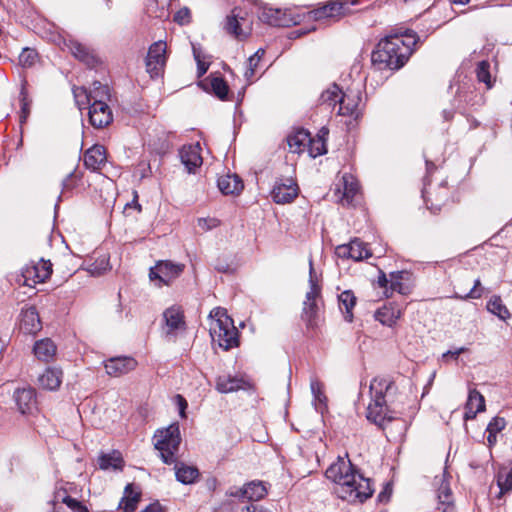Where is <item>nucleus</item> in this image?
Wrapping results in <instances>:
<instances>
[{
  "label": "nucleus",
  "mask_w": 512,
  "mask_h": 512,
  "mask_svg": "<svg viewBox=\"0 0 512 512\" xmlns=\"http://www.w3.org/2000/svg\"><path fill=\"white\" fill-rule=\"evenodd\" d=\"M73 95L80 110H82V105L85 104L84 101L80 100L81 96H83L88 103H96V101H104L107 103L111 97L108 85L102 84L99 81H94L90 89H86L85 87L74 88Z\"/></svg>",
  "instance_id": "nucleus-9"
},
{
  "label": "nucleus",
  "mask_w": 512,
  "mask_h": 512,
  "mask_svg": "<svg viewBox=\"0 0 512 512\" xmlns=\"http://www.w3.org/2000/svg\"><path fill=\"white\" fill-rule=\"evenodd\" d=\"M309 143H311L310 133L304 129H300L287 137V144L292 153L302 152Z\"/></svg>",
  "instance_id": "nucleus-29"
},
{
  "label": "nucleus",
  "mask_w": 512,
  "mask_h": 512,
  "mask_svg": "<svg viewBox=\"0 0 512 512\" xmlns=\"http://www.w3.org/2000/svg\"><path fill=\"white\" fill-rule=\"evenodd\" d=\"M56 345L54 342L45 338L35 343L33 351L38 360L43 362H49L56 355Z\"/></svg>",
  "instance_id": "nucleus-28"
},
{
  "label": "nucleus",
  "mask_w": 512,
  "mask_h": 512,
  "mask_svg": "<svg viewBox=\"0 0 512 512\" xmlns=\"http://www.w3.org/2000/svg\"><path fill=\"white\" fill-rule=\"evenodd\" d=\"M62 382V372L55 368H47L38 378L40 387L56 390Z\"/></svg>",
  "instance_id": "nucleus-30"
},
{
  "label": "nucleus",
  "mask_w": 512,
  "mask_h": 512,
  "mask_svg": "<svg viewBox=\"0 0 512 512\" xmlns=\"http://www.w3.org/2000/svg\"><path fill=\"white\" fill-rule=\"evenodd\" d=\"M109 269L110 267L108 258L106 256H102L89 266L88 272L92 276H100Z\"/></svg>",
  "instance_id": "nucleus-46"
},
{
  "label": "nucleus",
  "mask_w": 512,
  "mask_h": 512,
  "mask_svg": "<svg viewBox=\"0 0 512 512\" xmlns=\"http://www.w3.org/2000/svg\"><path fill=\"white\" fill-rule=\"evenodd\" d=\"M166 43L164 41L154 42L148 50L146 57V70L151 78L159 77L166 64Z\"/></svg>",
  "instance_id": "nucleus-10"
},
{
  "label": "nucleus",
  "mask_w": 512,
  "mask_h": 512,
  "mask_svg": "<svg viewBox=\"0 0 512 512\" xmlns=\"http://www.w3.org/2000/svg\"><path fill=\"white\" fill-rule=\"evenodd\" d=\"M404 276V272L396 271L392 272L389 275V289L391 292H398L400 294H405L407 287L402 283Z\"/></svg>",
  "instance_id": "nucleus-42"
},
{
  "label": "nucleus",
  "mask_w": 512,
  "mask_h": 512,
  "mask_svg": "<svg viewBox=\"0 0 512 512\" xmlns=\"http://www.w3.org/2000/svg\"><path fill=\"white\" fill-rule=\"evenodd\" d=\"M342 95V91L337 84L330 85L326 90H324L320 97L319 103L326 104L328 106L335 107L339 104V98Z\"/></svg>",
  "instance_id": "nucleus-38"
},
{
  "label": "nucleus",
  "mask_w": 512,
  "mask_h": 512,
  "mask_svg": "<svg viewBox=\"0 0 512 512\" xmlns=\"http://www.w3.org/2000/svg\"><path fill=\"white\" fill-rule=\"evenodd\" d=\"M361 102L360 91H350L343 93L339 98L338 114L343 116H352L357 119L360 115L359 104Z\"/></svg>",
  "instance_id": "nucleus-19"
},
{
  "label": "nucleus",
  "mask_w": 512,
  "mask_h": 512,
  "mask_svg": "<svg viewBox=\"0 0 512 512\" xmlns=\"http://www.w3.org/2000/svg\"><path fill=\"white\" fill-rule=\"evenodd\" d=\"M487 432H488L487 441H488L489 446L495 445L497 442V434H495L491 431H487Z\"/></svg>",
  "instance_id": "nucleus-64"
},
{
  "label": "nucleus",
  "mask_w": 512,
  "mask_h": 512,
  "mask_svg": "<svg viewBox=\"0 0 512 512\" xmlns=\"http://www.w3.org/2000/svg\"><path fill=\"white\" fill-rule=\"evenodd\" d=\"M416 42L417 36L412 31L385 37L372 52L373 65L379 70L401 68L412 54Z\"/></svg>",
  "instance_id": "nucleus-2"
},
{
  "label": "nucleus",
  "mask_w": 512,
  "mask_h": 512,
  "mask_svg": "<svg viewBox=\"0 0 512 512\" xmlns=\"http://www.w3.org/2000/svg\"><path fill=\"white\" fill-rule=\"evenodd\" d=\"M241 512H264V510L255 504H250L243 508Z\"/></svg>",
  "instance_id": "nucleus-61"
},
{
  "label": "nucleus",
  "mask_w": 512,
  "mask_h": 512,
  "mask_svg": "<svg viewBox=\"0 0 512 512\" xmlns=\"http://www.w3.org/2000/svg\"><path fill=\"white\" fill-rule=\"evenodd\" d=\"M400 317L401 310L397 307L384 306L383 308L377 310L375 314L376 320L389 327L394 325Z\"/></svg>",
  "instance_id": "nucleus-35"
},
{
  "label": "nucleus",
  "mask_w": 512,
  "mask_h": 512,
  "mask_svg": "<svg viewBox=\"0 0 512 512\" xmlns=\"http://www.w3.org/2000/svg\"><path fill=\"white\" fill-rule=\"evenodd\" d=\"M106 162V150L102 145H94L84 155V165L92 170H100Z\"/></svg>",
  "instance_id": "nucleus-24"
},
{
  "label": "nucleus",
  "mask_w": 512,
  "mask_h": 512,
  "mask_svg": "<svg viewBox=\"0 0 512 512\" xmlns=\"http://www.w3.org/2000/svg\"><path fill=\"white\" fill-rule=\"evenodd\" d=\"M211 88L213 93L221 100H225L229 91V87L223 78L215 77L211 80Z\"/></svg>",
  "instance_id": "nucleus-44"
},
{
  "label": "nucleus",
  "mask_w": 512,
  "mask_h": 512,
  "mask_svg": "<svg viewBox=\"0 0 512 512\" xmlns=\"http://www.w3.org/2000/svg\"><path fill=\"white\" fill-rule=\"evenodd\" d=\"M76 185V175L75 172L69 173L62 181V190L67 191L71 190Z\"/></svg>",
  "instance_id": "nucleus-57"
},
{
  "label": "nucleus",
  "mask_w": 512,
  "mask_h": 512,
  "mask_svg": "<svg viewBox=\"0 0 512 512\" xmlns=\"http://www.w3.org/2000/svg\"><path fill=\"white\" fill-rule=\"evenodd\" d=\"M137 365V361L129 356L113 357L104 362L107 374L112 377H120L127 374L133 371Z\"/></svg>",
  "instance_id": "nucleus-15"
},
{
  "label": "nucleus",
  "mask_w": 512,
  "mask_h": 512,
  "mask_svg": "<svg viewBox=\"0 0 512 512\" xmlns=\"http://www.w3.org/2000/svg\"><path fill=\"white\" fill-rule=\"evenodd\" d=\"M88 116L90 124L98 129L108 126L113 121L112 111L104 101L91 103L89 106Z\"/></svg>",
  "instance_id": "nucleus-13"
},
{
  "label": "nucleus",
  "mask_w": 512,
  "mask_h": 512,
  "mask_svg": "<svg viewBox=\"0 0 512 512\" xmlns=\"http://www.w3.org/2000/svg\"><path fill=\"white\" fill-rule=\"evenodd\" d=\"M313 262L309 261V291L306 293V300L303 303L302 319L306 322L308 328H314L317 325L318 318V299L321 296V286L319 284Z\"/></svg>",
  "instance_id": "nucleus-6"
},
{
  "label": "nucleus",
  "mask_w": 512,
  "mask_h": 512,
  "mask_svg": "<svg viewBox=\"0 0 512 512\" xmlns=\"http://www.w3.org/2000/svg\"><path fill=\"white\" fill-rule=\"evenodd\" d=\"M22 94V99H21V114H20V123L21 124H24L29 116V113H30V108H29V102L27 101L25 95L23 93Z\"/></svg>",
  "instance_id": "nucleus-56"
},
{
  "label": "nucleus",
  "mask_w": 512,
  "mask_h": 512,
  "mask_svg": "<svg viewBox=\"0 0 512 512\" xmlns=\"http://www.w3.org/2000/svg\"><path fill=\"white\" fill-rule=\"evenodd\" d=\"M348 3L345 2H330L325 6L309 12V17L315 20H323L327 18H339L340 16L350 13Z\"/></svg>",
  "instance_id": "nucleus-17"
},
{
  "label": "nucleus",
  "mask_w": 512,
  "mask_h": 512,
  "mask_svg": "<svg viewBox=\"0 0 512 512\" xmlns=\"http://www.w3.org/2000/svg\"><path fill=\"white\" fill-rule=\"evenodd\" d=\"M163 318L167 334H174L177 330L184 329V316L179 307L172 306L167 308L163 313Z\"/></svg>",
  "instance_id": "nucleus-25"
},
{
  "label": "nucleus",
  "mask_w": 512,
  "mask_h": 512,
  "mask_svg": "<svg viewBox=\"0 0 512 512\" xmlns=\"http://www.w3.org/2000/svg\"><path fill=\"white\" fill-rule=\"evenodd\" d=\"M174 464L176 479L183 484H192L199 477V470L195 466L187 465L176 460Z\"/></svg>",
  "instance_id": "nucleus-27"
},
{
  "label": "nucleus",
  "mask_w": 512,
  "mask_h": 512,
  "mask_svg": "<svg viewBox=\"0 0 512 512\" xmlns=\"http://www.w3.org/2000/svg\"><path fill=\"white\" fill-rule=\"evenodd\" d=\"M140 500V493L133 490V485L128 484L125 487V495L122 498L119 507L123 512H134Z\"/></svg>",
  "instance_id": "nucleus-36"
},
{
  "label": "nucleus",
  "mask_w": 512,
  "mask_h": 512,
  "mask_svg": "<svg viewBox=\"0 0 512 512\" xmlns=\"http://www.w3.org/2000/svg\"><path fill=\"white\" fill-rule=\"evenodd\" d=\"M184 268V264L161 260L150 268L149 278L151 281H158L156 283L158 287L168 286L182 274Z\"/></svg>",
  "instance_id": "nucleus-7"
},
{
  "label": "nucleus",
  "mask_w": 512,
  "mask_h": 512,
  "mask_svg": "<svg viewBox=\"0 0 512 512\" xmlns=\"http://www.w3.org/2000/svg\"><path fill=\"white\" fill-rule=\"evenodd\" d=\"M38 59V54L34 49L24 48L21 54L19 55V63L22 67H31L33 66Z\"/></svg>",
  "instance_id": "nucleus-47"
},
{
  "label": "nucleus",
  "mask_w": 512,
  "mask_h": 512,
  "mask_svg": "<svg viewBox=\"0 0 512 512\" xmlns=\"http://www.w3.org/2000/svg\"><path fill=\"white\" fill-rule=\"evenodd\" d=\"M396 391L395 383L389 378L377 377L371 381L372 401L367 407L366 417L372 423L384 428L395 417L388 407V398Z\"/></svg>",
  "instance_id": "nucleus-3"
},
{
  "label": "nucleus",
  "mask_w": 512,
  "mask_h": 512,
  "mask_svg": "<svg viewBox=\"0 0 512 512\" xmlns=\"http://www.w3.org/2000/svg\"><path fill=\"white\" fill-rule=\"evenodd\" d=\"M486 308L490 313L496 315L499 319L503 321H506L511 317L509 310L503 304L500 296L495 295L491 297V299L487 302Z\"/></svg>",
  "instance_id": "nucleus-37"
},
{
  "label": "nucleus",
  "mask_w": 512,
  "mask_h": 512,
  "mask_svg": "<svg viewBox=\"0 0 512 512\" xmlns=\"http://www.w3.org/2000/svg\"><path fill=\"white\" fill-rule=\"evenodd\" d=\"M443 190V193L436 199V203L431 201V205H429L430 198L428 197V192L426 190L423 191V198L425 200V203L427 205V208L430 209L433 213H436L440 210L442 203L445 199H447V192L445 191L446 188L444 186L441 187Z\"/></svg>",
  "instance_id": "nucleus-50"
},
{
  "label": "nucleus",
  "mask_w": 512,
  "mask_h": 512,
  "mask_svg": "<svg viewBox=\"0 0 512 512\" xmlns=\"http://www.w3.org/2000/svg\"><path fill=\"white\" fill-rule=\"evenodd\" d=\"M55 499L65 503L74 512H88V509L81 502L66 495L65 492H57Z\"/></svg>",
  "instance_id": "nucleus-41"
},
{
  "label": "nucleus",
  "mask_w": 512,
  "mask_h": 512,
  "mask_svg": "<svg viewBox=\"0 0 512 512\" xmlns=\"http://www.w3.org/2000/svg\"><path fill=\"white\" fill-rule=\"evenodd\" d=\"M249 387V382L242 375H220L216 378L215 388L218 392L227 394L246 389Z\"/></svg>",
  "instance_id": "nucleus-18"
},
{
  "label": "nucleus",
  "mask_w": 512,
  "mask_h": 512,
  "mask_svg": "<svg viewBox=\"0 0 512 512\" xmlns=\"http://www.w3.org/2000/svg\"><path fill=\"white\" fill-rule=\"evenodd\" d=\"M465 348L462 347V348H459L455 351H447L445 352L443 355H442V358L443 359H446L448 356L450 357H453V358H457L461 353L465 352Z\"/></svg>",
  "instance_id": "nucleus-60"
},
{
  "label": "nucleus",
  "mask_w": 512,
  "mask_h": 512,
  "mask_svg": "<svg viewBox=\"0 0 512 512\" xmlns=\"http://www.w3.org/2000/svg\"><path fill=\"white\" fill-rule=\"evenodd\" d=\"M20 329L26 334H34L41 329V321L35 307L22 309L20 314Z\"/></svg>",
  "instance_id": "nucleus-23"
},
{
  "label": "nucleus",
  "mask_w": 512,
  "mask_h": 512,
  "mask_svg": "<svg viewBox=\"0 0 512 512\" xmlns=\"http://www.w3.org/2000/svg\"><path fill=\"white\" fill-rule=\"evenodd\" d=\"M259 18L272 26L289 27L300 24L303 17L292 9L263 7Z\"/></svg>",
  "instance_id": "nucleus-8"
},
{
  "label": "nucleus",
  "mask_w": 512,
  "mask_h": 512,
  "mask_svg": "<svg viewBox=\"0 0 512 512\" xmlns=\"http://www.w3.org/2000/svg\"><path fill=\"white\" fill-rule=\"evenodd\" d=\"M32 265L37 269L38 280L45 282L52 274V264L50 261L41 259L37 263L32 262Z\"/></svg>",
  "instance_id": "nucleus-43"
},
{
  "label": "nucleus",
  "mask_w": 512,
  "mask_h": 512,
  "mask_svg": "<svg viewBox=\"0 0 512 512\" xmlns=\"http://www.w3.org/2000/svg\"><path fill=\"white\" fill-rule=\"evenodd\" d=\"M310 146V154L313 157H317L319 155H322L326 152L325 150V144L318 140L316 142L311 140V143L308 144Z\"/></svg>",
  "instance_id": "nucleus-53"
},
{
  "label": "nucleus",
  "mask_w": 512,
  "mask_h": 512,
  "mask_svg": "<svg viewBox=\"0 0 512 512\" xmlns=\"http://www.w3.org/2000/svg\"><path fill=\"white\" fill-rule=\"evenodd\" d=\"M378 284L382 288H386L389 284V279L386 277V275L382 272L378 277Z\"/></svg>",
  "instance_id": "nucleus-62"
},
{
  "label": "nucleus",
  "mask_w": 512,
  "mask_h": 512,
  "mask_svg": "<svg viewBox=\"0 0 512 512\" xmlns=\"http://www.w3.org/2000/svg\"><path fill=\"white\" fill-rule=\"evenodd\" d=\"M219 225V221L215 218H199L198 226L203 230H209Z\"/></svg>",
  "instance_id": "nucleus-55"
},
{
  "label": "nucleus",
  "mask_w": 512,
  "mask_h": 512,
  "mask_svg": "<svg viewBox=\"0 0 512 512\" xmlns=\"http://www.w3.org/2000/svg\"><path fill=\"white\" fill-rule=\"evenodd\" d=\"M337 191L342 193L340 197L342 205H353L357 201L359 194L357 179L351 174H344L337 185Z\"/></svg>",
  "instance_id": "nucleus-16"
},
{
  "label": "nucleus",
  "mask_w": 512,
  "mask_h": 512,
  "mask_svg": "<svg viewBox=\"0 0 512 512\" xmlns=\"http://www.w3.org/2000/svg\"><path fill=\"white\" fill-rule=\"evenodd\" d=\"M259 61L257 60V57H249L247 60V67L244 73V77L247 81H251L254 77L256 67L258 66Z\"/></svg>",
  "instance_id": "nucleus-52"
},
{
  "label": "nucleus",
  "mask_w": 512,
  "mask_h": 512,
  "mask_svg": "<svg viewBox=\"0 0 512 512\" xmlns=\"http://www.w3.org/2000/svg\"><path fill=\"white\" fill-rule=\"evenodd\" d=\"M490 64L487 61H481L476 69L477 78L480 82L486 84L487 88L492 87L491 76L489 72Z\"/></svg>",
  "instance_id": "nucleus-48"
},
{
  "label": "nucleus",
  "mask_w": 512,
  "mask_h": 512,
  "mask_svg": "<svg viewBox=\"0 0 512 512\" xmlns=\"http://www.w3.org/2000/svg\"><path fill=\"white\" fill-rule=\"evenodd\" d=\"M141 512H163V509L161 505L156 502L148 505L143 511Z\"/></svg>",
  "instance_id": "nucleus-59"
},
{
  "label": "nucleus",
  "mask_w": 512,
  "mask_h": 512,
  "mask_svg": "<svg viewBox=\"0 0 512 512\" xmlns=\"http://www.w3.org/2000/svg\"><path fill=\"white\" fill-rule=\"evenodd\" d=\"M210 335L213 342L223 350H230L239 345L238 330L226 309L216 307L210 312Z\"/></svg>",
  "instance_id": "nucleus-4"
},
{
  "label": "nucleus",
  "mask_w": 512,
  "mask_h": 512,
  "mask_svg": "<svg viewBox=\"0 0 512 512\" xmlns=\"http://www.w3.org/2000/svg\"><path fill=\"white\" fill-rule=\"evenodd\" d=\"M13 398L22 414L31 413L36 408V392L33 388H18Z\"/></svg>",
  "instance_id": "nucleus-20"
},
{
  "label": "nucleus",
  "mask_w": 512,
  "mask_h": 512,
  "mask_svg": "<svg viewBox=\"0 0 512 512\" xmlns=\"http://www.w3.org/2000/svg\"><path fill=\"white\" fill-rule=\"evenodd\" d=\"M335 254L338 258L352 259L355 261L367 259L372 255L367 245L357 238L347 244L338 245L335 248Z\"/></svg>",
  "instance_id": "nucleus-11"
},
{
  "label": "nucleus",
  "mask_w": 512,
  "mask_h": 512,
  "mask_svg": "<svg viewBox=\"0 0 512 512\" xmlns=\"http://www.w3.org/2000/svg\"><path fill=\"white\" fill-rule=\"evenodd\" d=\"M435 484L439 485L437 489V510L439 512H456L452 491L450 484L446 479L445 473H443L440 477H435Z\"/></svg>",
  "instance_id": "nucleus-14"
},
{
  "label": "nucleus",
  "mask_w": 512,
  "mask_h": 512,
  "mask_svg": "<svg viewBox=\"0 0 512 512\" xmlns=\"http://www.w3.org/2000/svg\"><path fill=\"white\" fill-rule=\"evenodd\" d=\"M506 427V421L503 417L496 416L494 417L487 426V431H491L495 434H498Z\"/></svg>",
  "instance_id": "nucleus-51"
},
{
  "label": "nucleus",
  "mask_w": 512,
  "mask_h": 512,
  "mask_svg": "<svg viewBox=\"0 0 512 512\" xmlns=\"http://www.w3.org/2000/svg\"><path fill=\"white\" fill-rule=\"evenodd\" d=\"M485 291V288L481 285L480 279H476L474 281L473 287L470 289V291L464 295L455 293L454 298L461 299V300H467V299H479L482 297L483 293Z\"/></svg>",
  "instance_id": "nucleus-45"
},
{
  "label": "nucleus",
  "mask_w": 512,
  "mask_h": 512,
  "mask_svg": "<svg viewBox=\"0 0 512 512\" xmlns=\"http://www.w3.org/2000/svg\"><path fill=\"white\" fill-rule=\"evenodd\" d=\"M299 193L297 183L291 179H280L275 182L272 190V198L277 204L291 203Z\"/></svg>",
  "instance_id": "nucleus-12"
},
{
  "label": "nucleus",
  "mask_w": 512,
  "mask_h": 512,
  "mask_svg": "<svg viewBox=\"0 0 512 512\" xmlns=\"http://www.w3.org/2000/svg\"><path fill=\"white\" fill-rule=\"evenodd\" d=\"M310 388L315 401L321 405H325L327 398L323 392V384L317 378H312Z\"/></svg>",
  "instance_id": "nucleus-49"
},
{
  "label": "nucleus",
  "mask_w": 512,
  "mask_h": 512,
  "mask_svg": "<svg viewBox=\"0 0 512 512\" xmlns=\"http://www.w3.org/2000/svg\"><path fill=\"white\" fill-rule=\"evenodd\" d=\"M17 282L20 285L29 287H32L37 283H41V281L38 280L37 269L33 267L32 263L27 264L22 268L21 274L18 276Z\"/></svg>",
  "instance_id": "nucleus-39"
},
{
  "label": "nucleus",
  "mask_w": 512,
  "mask_h": 512,
  "mask_svg": "<svg viewBox=\"0 0 512 512\" xmlns=\"http://www.w3.org/2000/svg\"><path fill=\"white\" fill-rule=\"evenodd\" d=\"M266 493L267 490L260 481H252L245 485L240 491V495L250 501H258L262 499Z\"/></svg>",
  "instance_id": "nucleus-33"
},
{
  "label": "nucleus",
  "mask_w": 512,
  "mask_h": 512,
  "mask_svg": "<svg viewBox=\"0 0 512 512\" xmlns=\"http://www.w3.org/2000/svg\"><path fill=\"white\" fill-rule=\"evenodd\" d=\"M124 461L119 451H112L108 454H102L99 458V467L102 470H122Z\"/></svg>",
  "instance_id": "nucleus-32"
},
{
  "label": "nucleus",
  "mask_w": 512,
  "mask_h": 512,
  "mask_svg": "<svg viewBox=\"0 0 512 512\" xmlns=\"http://www.w3.org/2000/svg\"><path fill=\"white\" fill-rule=\"evenodd\" d=\"M218 187L225 195H237L243 188V181L236 174H227L218 179Z\"/></svg>",
  "instance_id": "nucleus-26"
},
{
  "label": "nucleus",
  "mask_w": 512,
  "mask_h": 512,
  "mask_svg": "<svg viewBox=\"0 0 512 512\" xmlns=\"http://www.w3.org/2000/svg\"><path fill=\"white\" fill-rule=\"evenodd\" d=\"M174 21L181 25L188 23L190 21V10L188 8L180 9L174 15Z\"/></svg>",
  "instance_id": "nucleus-54"
},
{
  "label": "nucleus",
  "mask_w": 512,
  "mask_h": 512,
  "mask_svg": "<svg viewBox=\"0 0 512 512\" xmlns=\"http://www.w3.org/2000/svg\"><path fill=\"white\" fill-rule=\"evenodd\" d=\"M181 443L179 426L172 424L169 427L158 430L154 435V447L159 452L161 460L172 465L176 462V454Z\"/></svg>",
  "instance_id": "nucleus-5"
},
{
  "label": "nucleus",
  "mask_w": 512,
  "mask_h": 512,
  "mask_svg": "<svg viewBox=\"0 0 512 512\" xmlns=\"http://www.w3.org/2000/svg\"><path fill=\"white\" fill-rule=\"evenodd\" d=\"M68 47L73 56L86 65L92 67L97 63V58L85 45L77 41H70Z\"/></svg>",
  "instance_id": "nucleus-31"
},
{
  "label": "nucleus",
  "mask_w": 512,
  "mask_h": 512,
  "mask_svg": "<svg viewBox=\"0 0 512 512\" xmlns=\"http://www.w3.org/2000/svg\"><path fill=\"white\" fill-rule=\"evenodd\" d=\"M195 59L197 60L198 62V70H199V74L200 75H203L204 73H206L207 69H208V65H206L205 63H202L200 60H199V57L195 54Z\"/></svg>",
  "instance_id": "nucleus-63"
},
{
  "label": "nucleus",
  "mask_w": 512,
  "mask_h": 512,
  "mask_svg": "<svg viewBox=\"0 0 512 512\" xmlns=\"http://www.w3.org/2000/svg\"><path fill=\"white\" fill-rule=\"evenodd\" d=\"M246 20L243 17H239L234 9L230 15H228L224 22V30L238 40L246 39L250 34V28H243V22Z\"/></svg>",
  "instance_id": "nucleus-21"
},
{
  "label": "nucleus",
  "mask_w": 512,
  "mask_h": 512,
  "mask_svg": "<svg viewBox=\"0 0 512 512\" xmlns=\"http://www.w3.org/2000/svg\"><path fill=\"white\" fill-rule=\"evenodd\" d=\"M339 308L341 312L344 314L345 320L351 322L353 319L352 309L356 304V297L354 293L350 290L343 291L338 296Z\"/></svg>",
  "instance_id": "nucleus-34"
},
{
  "label": "nucleus",
  "mask_w": 512,
  "mask_h": 512,
  "mask_svg": "<svg viewBox=\"0 0 512 512\" xmlns=\"http://www.w3.org/2000/svg\"><path fill=\"white\" fill-rule=\"evenodd\" d=\"M201 147L199 143L192 145H185L180 150L181 162L187 168L188 172H194L202 164V157L200 154Z\"/></svg>",
  "instance_id": "nucleus-22"
},
{
  "label": "nucleus",
  "mask_w": 512,
  "mask_h": 512,
  "mask_svg": "<svg viewBox=\"0 0 512 512\" xmlns=\"http://www.w3.org/2000/svg\"><path fill=\"white\" fill-rule=\"evenodd\" d=\"M325 475L336 484L334 491L342 500L363 502L373 494L370 479L355 471L349 459L339 457L327 468Z\"/></svg>",
  "instance_id": "nucleus-1"
},
{
  "label": "nucleus",
  "mask_w": 512,
  "mask_h": 512,
  "mask_svg": "<svg viewBox=\"0 0 512 512\" xmlns=\"http://www.w3.org/2000/svg\"><path fill=\"white\" fill-rule=\"evenodd\" d=\"M480 413V411H477L475 409H473L472 407L471 408H465V413H464V420L465 421H468V420H472L476 417V415Z\"/></svg>",
  "instance_id": "nucleus-58"
},
{
  "label": "nucleus",
  "mask_w": 512,
  "mask_h": 512,
  "mask_svg": "<svg viewBox=\"0 0 512 512\" xmlns=\"http://www.w3.org/2000/svg\"><path fill=\"white\" fill-rule=\"evenodd\" d=\"M473 408L477 411H485V399L483 395L475 388H470L468 391V399L465 408Z\"/></svg>",
  "instance_id": "nucleus-40"
}]
</instances>
